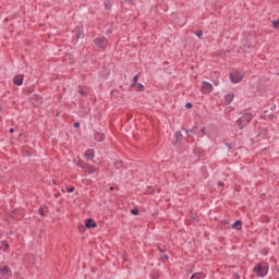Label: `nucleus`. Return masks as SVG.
Instances as JSON below:
<instances>
[{"label":"nucleus","instance_id":"1","mask_svg":"<svg viewBox=\"0 0 279 279\" xmlns=\"http://www.w3.org/2000/svg\"><path fill=\"white\" fill-rule=\"evenodd\" d=\"M253 272L256 274L257 278H265L269 274V264L265 262L258 263L254 268Z\"/></svg>","mask_w":279,"mask_h":279},{"label":"nucleus","instance_id":"2","mask_svg":"<svg viewBox=\"0 0 279 279\" xmlns=\"http://www.w3.org/2000/svg\"><path fill=\"white\" fill-rule=\"evenodd\" d=\"M253 116L250 112L244 113L241 118L238 120V126L240 130H243V128L250 125V121H252Z\"/></svg>","mask_w":279,"mask_h":279},{"label":"nucleus","instance_id":"3","mask_svg":"<svg viewBox=\"0 0 279 279\" xmlns=\"http://www.w3.org/2000/svg\"><path fill=\"white\" fill-rule=\"evenodd\" d=\"M12 270L9 266H0V279H10Z\"/></svg>","mask_w":279,"mask_h":279},{"label":"nucleus","instance_id":"4","mask_svg":"<svg viewBox=\"0 0 279 279\" xmlns=\"http://www.w3.org/2000/svg\"><path fill=\"white\" fill-rule=\"evenodd\" d=\"M96 47L98 49H106L108 47V39L106 37H98L94 40Z\"/></svg>","mask_w":279,"mask_h":279},{"label":"nucleus","instance_id":"5","mask_svg":"<svg viewBox=\"0 0 279 279\" xmlns=\"http://www.w3.org/2000/svg\"><path fill=\"white\" fill-rule=\"evenodd\" d=\"M31 104H33L35 108H38V106H43V96L34 94L33 96H31Z\"/></svg>","mask_w":279,"mask_h":279},{"label":"nucleus","instance_id":"6","mask_svg":"<svg viewBox=\"0 0 279 279\" xmlns=\"http://www.w3.org/2000/svg\"><path fill=\"white\" fill-rule=\"evenodd\" d=\"M230 81L232 82V84H239V82H241L243 80V75L240 74V72H231L229 74Z\"/></svg>","mask_w":279,"mask_h":279},{"label":"nucleus","instance_id":"7","mask_svg":"<svg viewBox=\"0 0 279 279\" xmlns=\"http://www.w3.org/2000/svg\"><path fill=\"white\" fill-rule=\"evenodd\" d=\"M201 93H203V95H208V93H213V84H210L209 82L204 81L202 83Z\"/></svg>","mask_w":279,"mask_h":279},{"label":"nucleus","instance_id":"8","mask_svg":"<svg viewBox=\"0 0 279 279\" xmlns=\"http://www.w3.org/2000/svg\"><path fill=\"white\" fill-rule=\"evenodd\" d=\"M23 80H24L23 74H19V75H16V76H14V78H13V84H14L15 86H23Z\"/></svg>","mask_w":279,"mask_h":279},{"label":"nucleus","instance_id":"9","mask_svg":"<svg viewBox=\"0 0 279 279\" xmlns=\"http://www.w3.org/2000/svg\"><path fill=\"white\" fill-rule=\"evenodd\" d=\"M85 228H97V222L93 218H88L85 222Z\"/></svg>","mask_w":279,"mask_h":279},{"label":"nucleus","instance_id":"10","mask_svg":"<svg viewBox=\"0 0 279 279\" xmlns=\"http://www.w3.org/2000/svg\"><path fill=\"white\" fill-rule=\"evenodd\" d=\"M94 138L98 143H104V141L106 140V135H104V133L96 132Z\"/></svg>","mask_w":279,"mask_h":279},{"label":"nucleus","instance_id":"11","mask_svg":"<svg viewBox=\"0 0 279 279\" xmlns=\"http://www.w3.org/2000/svg\"><path fill=\"white\" fill-rule=\"evenodd\" d=\"M85 158H86V160H93L95 158V150L94 149H87L85 151Z\"/></svg>","mask_w":279,"mask_h":279},{"label":"nucleus","instance_id":"12","mask_svg":"<svg viewBox=\"0 0 279 279\" xmlns=\"http://www.w3.org/2000/svg\"><path fill=\"white\" fill-rule=\"evenodd\" d=\"M233 230H243V221L241 220H235L234 223L231 226Z\"/></svg>","mask_w":279,"mask_h":279},{"label":"nucleus","instance_id":"13","mask_svg":"<svg viewBox=\"0 0 279 279\" xmlns=\"http://www.w3.org/2000/svg\"><path fill=\"white\" fill-rule=\"evenodd\" d=\"M76 40H80V38H84V31L82 28H77L74 31Z\"/></svg>","mask_w":279,"mask_h":279},{"label":"nucleus","instance_id":"14","mask_svg":"<svg viewBox=\"0 0 279 279\" xmlns=\"http://www.w3.org/2000/svg\"><path fill=\"white\" fill-rule=\"evenodd\" d=\"M226 104H230L231 101H234V93H229L225 96Z\"/></svg>","mask_w":279,"mask_h":279},{"label":"nucleus","instance_id":"15","mask_svg":"<svg viewBox=\"0 0 279 279\" xmlns=\"http://www.w3.org/2000/svg\"><path fill=\"white\" fill-rule=\"evenodd\" d=\"M174 138H175V144L177 143H180L181 141H182V132H180V131H177L175 133H174Z\"/></svg>","mask_w":279,"mask_h":279},{"label":"nucleus","instance_id":"16","mask_svg":"<svg viewBox=\"0 0 279 279\" xmlns=\"http://www.w3.org/2000/svg\"><path fill=\"white\" fill-rule=\"evenodd\" d=\"M206 276L202 272H195L191 276V279H204Z\"/></svg>","mask_w":279,"mask_h":279},{"label":"nucleus","instance_id":"17","mask_svg":"<svg viewBox=\"0 0 279 279\" xmlns=\"http://www.w3.org/2000/svg\"><path fill=\"white\" fill-rule=\"evenodd\" d=\"M86 173L93 174L95 173V168L92 165H87V167L85 168Z\"/></svg>","mask_w":279,"mask_h":279},{"label":"nucleus","instance_id":"18","mask_svg":"<svg viewBox=\"0 0 279 279\" xmlns=\"http://www.w3.org/2000/svg\"><path fill=\"white\" fill-rule=\"evenodd\" d=\"M8 247H10V244L5 241H3L1 243L0 250H2V252H8Z\"/></svg>","mask_w":279,"mask_h":279},{"label":"nucleus","instance_id":"19","mask_svg":"<svg viewBox=\"0 0 279 279\" xmlns=\"http://www.w3.org/2000/svg\"><path fill=\"white\" fill-rule=\"evenodd\" d=\"M135 87L137 88V92H138V93H143V90H145V86H143V84H141V83H137V84L135 85Z\"/></svg>","mask_w":279,"mask_h":279},{"label":"nucleus","instance_id":"20","mask_svg":"<svg viewBox=\"0 0 279 279\" xmlns=\"http://www.w3.org/2000/svg\"><path fill=\"white\" fill-rule=\"evenodd\" d=\"M77 167H81V169H86V167H88V163L84 161H78Z\"/></svg>","mask_w":279,"mask_h":279},{"label":"nucleus","instance_id":"21","mask_svg":"<svg viewBox=\"0 0 279 279\" xmlns=\"http://www.w3.org/2000/svg\"><path fill=\"white\" fill-rule=\"evenodd\" d=\"M137 82H138V74H136L134 77H133V83H132V88H134L135 86H136V84H137Z\"/></svg>","mask_w":279,"mask_h":279},{"label":"nucleus","instance_id":"22","mask_svg":"<svg viewBox=\"0 0 279 279\" xmlns=\"http://www.w3.org/2000/svg\"><path fill=\"white\" fill-rule=\"evenodd\" d=\"M271 23L275 29H279V20H274Z\"/></svg>","mask_w":279,"mask_h":279},{"label":"nucleus","instance_id":"23","mask_svg":"<svg viewBox=\"0 0 279 279\" xmlns=\"http://www.w3.org/2000/svg\"><path fill=\"white\" fill-rule=\"evenodd\" d=\"M196 36L198 38H202V36H204V31H202V29L196 31Z\"/></svg>","mask_w":279,"mask_h":279},{"label":"nucleus","instance_id":"24","mask_svg":"<svg viewBox=\"0 0 279 279\" xmlns=\"http://www.w3.org/2000/svg\"><path fill=\"white\" fill-rule=\"evenodd\" d=\"M140 210L138 208L131 209V215H138Z\"/></svg>","mask_w":279,"mask_h":279},{"label":"nucleus","instance_id":"25","mask_svg":"<svg viewBox=\"0 0 279 279\" xmlns=\"http://www.w3.org/2000/svg\"><path fill=\"white\" fill-rule=\"evenodd\" d=\"M75 191V186L66 187L68 193H73Z\"/></svg>","mask_w":279,"mask_h":279},{"label":"nucleus","instance_id":"26","mask_svg":"<svg viewBox=\"0 0 279 279\" xmlns=\"http://www.w3.org/2000/svg\"><path fill=\"white\" fill-rule=\"evenodd\" d=\"M45 213H46L45 208H43V207L39 208V215H41V217H45Z\"/></svg>","mask_w":279,"mask_h":279},{"label":"nucleus","instance_id":"27","mask_svg":"<svg viewBox=\"0 0 279 279\" xmlns=\"http://www.w3.org/2000/svg\"><path fill=\"white\" fill-rule=\"evenodd\" d=\"M158 251H159L161 254H165V252H167V248L158 246Z\"/></svg>","mask_w":279,"mask_h":279},{"label":"nucleus","instance_id":"28","mask_svg":"<svg viewBox=\"0 0 279 279\" xmlns=\"http://www.w3.org/2000/svg\"><path fill=\"white\" fill-rule=\"evenodd\" d=\"M28 256H29L31 260H33L34 265H36V256H34V255H28Z\"/></svg>","mask_w":279,"mask_h":279},{"label":"nucleus","instance_id":"29","mask_svg":"<svg viewBox=\"0 0 279 279\" xmlns=\"http://www.w3.org/2000/svg\"><path fill=\"white\" fill-rule=\"evenodd\" d=\"M213 84H214V86H219V80L218 78L214 80Z\"/></svg>","mask_w":279,"mask_h":279},{"label":"nucleus","instance_id":"30","mask_svg":"<svg viewBox=\"0 0 279 279\" xmlns=\"http://www.w3.org/2000/svg\"><path fill=\"white\" fill-rule=\"evenodd\" d=\"M189 132H197V126H194L193 129L186 131L187 134Z\"/></svg>","mask_w":279,"mask_h":279},{"label":"nucleus","instance_id":"31","mask_svg":"<svg viewBox=\"0 0 279 279\" xmlns=\"http://www.w3.org/2000/svg\"><path fill=\"white\" fill-rule=\"evenodd\" d=\"M185 108H189V109L193 108V104L186 102Z\"/></svg>","mask_w":279,"mask_h":279},{"label":"nucleus","instance_id":"32","mask_svg":"<svg viewBox=\"0 0 279 279\" xmlns=\"http://www.w3.org/2000/svg\"><path fill=\"white\" fill-rule=\"evenodd\" d=\"M73 126L74 128H80V122H74Z\"/></svg>","mask_w":279,"mask_h":279},{"label":"nucleus","instance_id":"33","mask_svg":"<svg viewBox=\"0 0 279 279\" xmlns=\"http://www.w3.org/2000/svg\"><path fill=\"white\" fill-rule=\"evenodd\" d=\"M78 93H80V95H86V92H84L82 89H80Z\"/></svg>","mask_w":279,"mask_h":279},{"label":"nucleus","instance_id":"34","mask_svg":"<svg viewBox=\"0 0 279 279\" xmlns=\"http://www.w3.org/2000/svg\"><path fill=\"white\" fill-rule=\"evenodd\" d=\"M60 195H61L60 192L56 193L54 194L56 199H58V197H60Z\"/></svg>","mask_w":279,"mask_h":279},{"label":"nucleus","instance_id":"35","mask_svg":"<svg viewBox=\"0 0 279 279\" xmlns=\"http://www.w3.org/2000/svg\"><path fill=\"white\" fill-rule=\"evenodd\" d=\"M10 134H14V129L9 130Z\"/></svg>","mask_w":279,"mask_h":279},{"label":"nucleus","instance_id":"36","mask_svg":"<svg viewBox=\"0 0 279 279\" xmlns=\"http://www.w3.org/2000/svg\"><path fill=\"white\" fill-rule=\"evenodd\" d=\"M201 132H203V134H204V132H206V128H202Z\"/></svg>","mask_w":279,"mask_h":279},{"label":"nucleus","instance_id":"37","mask_svg":"<svg viewBox=\"0 0 279 279\" xmlns=\"http://www.w3.org/2000/svg\"><path fill=\"white\" fill-rule=\"evenodd\" d=\"M218 186H223V182L220 181V182L218 183Z\"/></svg>","mask_w":279,"mask_h":279},{"label":"nucleus","instance_id":"38","mask_svg":"<svg viewBox=\"0 0 279 279\" xmlns=\"http://www.w3.org/2000/svg\"><path fill=\"white\" fill-rule=\"evenodd\" d=\"M226 146H227L229 149H231V146H230V144H226Z\"/></svg>","mask_w":279,"mask_h":279},{"label":"nucleus","instance_id":"39","mask_svg":"<svg viewBox=\"0 0 279 279\" xmlns=\"http://www.w3.org/2000/svg\"><path fill=\"white\" fill-rule=\"evenodd\" d=\"M165 256V258L168 260L169 259V255H163Z\"/></svg>","mask_w":279,"mask_h":279},{"label":"nucleus","instance_id":"40","mask_svg":"<svg viewBox=\"0 0 279 279\" xmlns=\"http://www.w3.org/2000/svg\"><path fill=\"white\" fill-rule=\"evenodd\" d=\"M270 119H274V114H270Z\"/></svg>","mask_w":279,"mask_h":279}]
</instances>
